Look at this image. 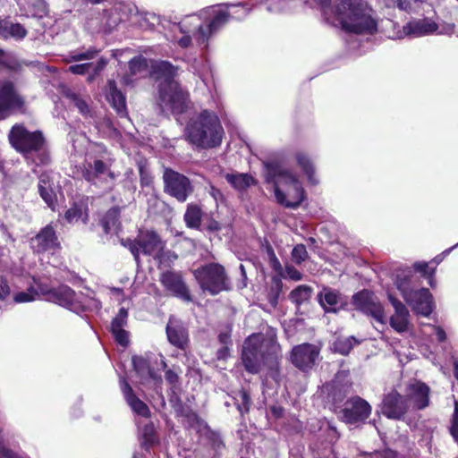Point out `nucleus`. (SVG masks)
<instances>
[{
	"instance_id": "f257e3e1",
	"label": "nucleus",
	"mask_w": 458,
	"mask_h": 458,
	"mask_svg": "<svg viewBox=\"0 0 458 458\" xmlns=\"http://www.w3.org/2000/svg\"><path fill=\"white\" fill-rule=\"evenodd\" d=\"M319 5L325 19L344 30L353 33L372 34L377 30L374 11L363 0H336V5L331 4L332 0H312Z\"/></svg>"
},
{
	"instance_id": "f03ea898",
	"label": "nucleus",
	"mask_w": 458,
	"mask_h": 458,
	"mask_svg": "<svg viewBox=\"0 0 458 458\" xmlns=\"http://www.w3.org/2000/svg\"><path fill=\"white\" fill-rule=\"evenodd\" d=\"M201 15L212 16L211 21L204 24L200 15H189L179 22L178 28L183 36L177 40L178 45L182 48H187L191 46L192 38L196 43L207 48L209 38L216 34L222 27H224L230 18L228 11L224 9H216L215 7H208L203 10Z\"/></svg>"
},
{
	"instance_id": "7ed1b4c3",
	"label": "nucleus",
	"mask_w": 458,
	"mask_h": 458,
	"mask_svg": "<svg viewBox=\"0 0 458 458\" xmlns=\"http://www.w3.org/2000/svg\"><path fill=\"white\" fill-rule=\"evenodd\" d=\"M151 67L152 75L158 81V106L162 112L183 113L187 107V93L174 80L178 67L167 61H156Z\"/></svg>"
},
{
	"instance_id": "20e7f679",
	"label": "nucleus",
	"mask_w": 458,
	"mask_h": 458,
	"mask_svg": "<svg viewBox=\"0 0 458 458\" xmlns=\"http://www.w3.org/2000/svg\"><path fill=\"white\" fill-rule=\"evenodd\" d=\"M279 345L274 338L252 335L244 342L242 359L247 371L258 373L262 366L276 368L279 357Z\"/></svg>"
},
{
	"instance_id": "39448f33",
	"label": "nucleus",
	"mask_w": 458,
	"mask_h": 458,
	"mask_svg": "<svg viewBox=\"0 0 458 458\" xmlns=\"http://www.w3.org/2000/svg\"><path fill=\"white\" fill-rule=\"evenodd\" d=\"M267 181L274 183L275 196L281 205L296 208L304 199V190L297 175L276 164L267 165Z\"/></svg>"
},
{
	"instance_id": "423d86ee",
	"label": "nucleus",
	"mask_w": 458,
	"mask_h": 458,
	"mask_svg": "<svg viewBox=\"0 0 458 458\" xmlns=\"http://www.w3.org/2000/svg\"><path fill=\"white\" fill-rule=\"evenodd\" d=\"M224 130L218 117L204 110L191 118L186 127V138L193 145L210 148L218 146L223 138Z\"/></svg>"
},
{
	"instance_id": "0eeeda50",
	"label": "nucleus",
	"mask_w": 458,
	"mask_h": 458,
	"mask_svg": "<svg viewBox=\"0 0 458 458\" xmlns=\"http://www.w3.org/2000/svg\"><path fill=\"white\" fill-rule=\"evenodd\" d=\"M395 285L401 292L404 301L411 307L413 311L423 316H428L432 312V295L426 288L418 291L412 289L411 270H404L397 274Z\"/></svg>"
},
{
	"instance_id": "6e6552de",
	"label": "nucleus",
	"mask_w": 458,
	"mask_h": 458,
	"mask_svg": "<svg viewBox=\"0 0 458 458\" xmlns=\"http://www.w3.org/2000/svg\"><path fill=\"white\" fill-rule=\"evenodd\" d=\"M193 275L199 287L211 295L230 289V281L225 268L217 263L201 266L193 271Z\"/></svg>"
},
{
	"instance_id": "1a4fd4ad",
	"label": "nucleus",
	"mask_w": 458,
	"mask_h": 458,
	"mask_svg": "<svg viewBox=\"0 0 458 458\" xmlns=\"http://www.w3.org/2000/svg\"><path fill=\"white\" fill-rule=\"evenodd\" d=\"M123 243L130 250L137 262H139L140 254L149 255L159 259L165 248V243L161 241L159 236L152 231L141 232L136 240H127Z\"/></svg>"
},
{
	"instance_id": "9d476101",
	"label": "nucleus",
	"mask_w": 458,
	"mask_h": 458,
	"mask_svg": "<svg viewBox=\"0 0 458 458\" xmlns=\"http://www.w3.org/2000/svg\"><path fill=\"white\" fill-rule=\"evenodd\" d=\"M12 146L25 156L38 151L44 145V137L40 131H29L24 126L14 125L9 134Z\"/></svg>"
},
{
	"instance_id": "9b49d317",
	"label": "nucleus",
	"mask_w": 458,
	"mask_h": 458,
	"mask_svg": "<svg viewBox=\"0 0 458 458\" xmlns=\"http://www.w3.org/2000/svg\"><path fill=\"white\" fill-rule=\"evenodd\" d=\"M24 106V99L19 94L13 81L4 80L0 82V120L7 118L15 110Z\"/></svg>"
},
{
	"instance_id": "f8f14e48",
	"label": "nucleus",
	"mask_w": 458,
	"mask_h": 458,
	"mask_svg": "<svg viewBox=\"0 0 458 458\" xmlns=\"http://www.w3.org/2000/svg\"><path fill=\"white\" fill-rule=\"evenodd\" d=\"M352 302L357 310L372 317L381 325L386 324L384 307L373 293L367 290L359 292L352 296Z\"/></svg>"
},
{
	"instance_id": "ddd939ff",
	"label": "nucleus",
	"mask_w": 458,
	"mask_h": 458,
	"mask_svg": "<svg viewBox=\"0 0 458 458\" xmlns=\"http://www.w3.org/2000/svg\"><path fill=\"white\" fill-rule=\"evenodd\" d=\"M165 191L181 202H184L192 191L190 180L172 169H165L163 175Z\"/></svg>"
},
{
	"instance_id": "4468645a",
	"label": "nucleus",
	"mask_w": 458,
	"mask_h": 458,
	"mask_svg": "<svg viewBox=\"0 0 458 458\" xmlns=\"http://www.w3.org/2000/svg\"><path fill=\"white\" fill-rule=\"evenodd\" d=\"M113 158L106 153L99 157L88 159L83 165L82 175L85 180L96 183V181L106 176L114 179V174L110 171Z\"/></svg>"
},
{
	"instance_id": "2eb2a0df",
	"label": "nucleus",
	"mask_w": 458,
	"mask_h": 458,
	"mask_svg": "<svg viewBox=\"0 0 458 458\" xmlns=\"http://www.w3.org/2000/svg\"><path fill=\"white\" fill-rule=\"evenodd\" d=\"M371 413V406L364 399L355 396L344 403L341 411L342 420L350 424L365 420Z\"/></svg>"
},
{
	"instance_id": "dca6fc26",
	"label": "nucleus",
	"mask_w": 458,
	"mask_h": 458,
	"mask_svg": "<svg viewBox=\"0 0 458 458\" xmlns=\"http://www.w3.org/2000/svg\"><path fill=\"white\" fill-rule=\"evenodd\" d=\"M382 413L389 419L401 420L410 410V405L405 395H401L397 391L391 390L382 402Z\"/></svg>"
},
{
	"instance_id": "f3484780",
	"label": "nucleus",
	"mask_w": 458,
	"mask_h": 458,
	"mask_svg": "<svg viewBox=\"0 0 458 458\" xmlns=\"http://www.w3.org/2000/svg\"><path fill=\"white\" fill-rule=\"evenodd\" d=\"M160 283L171 294L190 301L191 297L181 272L168 270L160 275Z\"/></svg>"
},
{
	"instance_id": "a211bd4d",
	"label": "nucleus",
	"mask_w": 458,
	"mask_h": 458,
	"mask_svg": "<svg viewBox=\"0 0 458 458\" xmlns=\"http://www.w3.org/2000/svg\"><path fill=\"white\" fill-rule=\"evenodd\" d=\"M30 243L32 250L37 253L55 251L60 248L58 237L52 225L43 227L30 239Z\"/></svg>"
},
{
	"instance_id": "6ab92c4d",
	"label": "nucleus",
	"mask_w": 458,
	"mask_h": 458,
	"mask_svg": "<svg viewBox=\"0 0 458 458\" xmlns=\"http://www.w3.org/2000/svg\"><path fill=\"white\" fill-rule=\"evenodd\" d=\"M438 25L430 18L414 19L403 27V30L396 33V38L404 37L420 38L436 32Z\"/></svg>"
},
{
	"instance_id": "aec40b11",
	"label": "nucleus",
	"mask_w": 458,
	"mask_h": 458,
	"mask_svg": "<svg viewBox=\"0 0 458 458\" xmlns=\"http://www.w3.org/2000/svg\"><path fill=\"white\" fill-rule=\"evenodd\" d=\"M429 387L420 381L411 383L406 387L405 398L410 409L423 410L429 405Z\"/></svg>"
},
{
	"instance_id": "412c9836",
	"label": "nucleus",
	"mask_w": 458,
	"mask_h": 458,
	"mask_svg": "<svg viewBox=\"0 0 458 458\" xmlns=\"http://www.w3.org/2000/svg\"><path fill=\"white\" fill-rule=\"evenodd\" d=\"M48 298L74 312L83 310V305L79 300V296L70 287L66 285L59 286L56 289H52L48 292Z\"/></svg>"
},
{
	"instance_id": "4be33fe9",
	"label": "nucleus",
	"mask_w": 458,
	"mask_h": 458,
	"mask_svg": "<svg viewBox=\"0 0 458 458\" xmlns=\"http://www.w3.org/2000/svg\"><path fill=\"white\" fill-rule=\"evenodd\" d=\"M318 349L310 344H303L293 349L292 361L300 369L306 370L315 364L318 357Z\"/></svg>"
},
{
	"instance_id": "5701e85b",
	"label": "nucleus",
	"mask_w": 458,
	"mask_h": 458,
	"mask_svg": "<svg viewBox=\"0 0 458 458\" xmlns=\"http://www.w3.org/2000/svg\"><path fill=\"white\" fill-rule=\"evenodd\" d=\"M388 300L394 309V314L389 318L391 327L398 333L406 332L410 325V313L408 309L402 301L390 293L388 294Z\"/></svg>"
},
{
	"instance_id": "b1692460",
	"label": "nucleus",
	"mask_w": 458,
	"mask_h": 458,
	"mask_svg": "<svg viewBox=\"0 0 458 458\" xmlns=\"http://www.w3.org/2000/svg\"><path fill=\"white\" fill-rule=\"evenodd\" d=\"M120 386L127 403L132 411L142 417H148L150 413L148 407L134 394L132 388L125 379H120Z\"/></svg>"
},
{
	"instance_id": "393cba45",
	"label": "nucleus",
	"mask_w": 458,
	"mask_h": 458,
	"mask_svg": "<svg viewBox=\"0 0 458 458\" xmlns=\"http://www.w3.org/2000/svg\"><path fill=\"white\" fill-rule=\"evenodd\" d=\"M127 310L125 308H121L111 324L112 334L114 335L116 342L123 346H126L129 342L128 332L123 329L127 324Z\"/></svg>"
},
{
	"instance_id": "a878e982",
	"label": "nucleus",
	"mask_w": 458,
	"mask_h": 458,
	"mask_svg": "<svg viewBox=\"0 0 458 458\" xmlns=\"http://www.w3.org/2000/svg\"><path fill=\"white\" fill-rule=\"evenodd\" d=\"M168 341L180 349H185L188 344V333L177 321L170 319L166 326Z\"/></svg>"
},
{
	"instance_id": "bb28decb",
	"label": "nucleus",
	"mask_w": 458,
	"mask_h": 458,
	"mask_svg": "<svg viewBox=\"0 0 458 458\" xmlns=\"http://www.w3.org/2000/svg\"><path fill=\"white\" fill-rule=\"evenodd\" d=\"M108 95L107 99L116 112L123 116L126 114V103L123 94L117 89L114 81H108L107 82Z\"/></svg>"
},
{
	"instance_id": "cd10ccee",
	"label": "nucleus",
	"mask_w": 458,
	"mask_h": 458,
	"mask_svg": "<svg viewBox=\"0 0 458 458\" xmlns=\"http://www.w3.org/2000/svg\"><path fill=\"white\" fill-rule=\"evenodd\" d=\"M318 300L326 312L335 311L336 305L341 301V295L335 290L324 288L318 294Z\"/></svg>"
},
{
	"instance_id": "c85d7f7f",
	"label": "nucleus",
	"mask_w": 458,
	"mask_h": 458,
	"mask_svg": "<svg viewBox=\"0 0 458 458\" xmlns=\"http://www.w3.org/2000/svg\"><path fill=\"white\" fill-rule=\"evenodd\" d=\"M425 4L422 0H385L386 8H397L407 13H417Z\"/></svg>"
},
{
	"instance_id": "c756f323",
	"label": "nucleus",
	"mask_w": 458,
	"mask_h": 458,
	"mask_svg": "<svg viewBox=\"0 0 458 458\" xmlns=\"http://www.w3.org/2000/svg\"><path fill=\"white\" fill-rule=\"evenodd\" d=\"M133 368L142 378H150L154 381H161V377L150 369L148 361L143 357L132 358Z\"/></svg>"
},
{
	"instance_id": "7c9ffc66",
	"label": "nucleus",
	"mask_w": 458,
	"mask_h": 458,
	"mask_svg": "<svg viewBox=\"0 0 458 458\" xmlns=\"http://www.w3.org/2000/svg\"><path fill=\"white\" fill-rule=\"evenodd\" d=\"M38 191L42 199L52 210H55V195L50 187L49 178L42 174L38 182Z\"/></svg>"
},
{
	"instance_id": "2f4dec72",
	"label": "nucleus",
	"mask_w": 458,
	"mask_h": 458,
	"mask_svg": "<svg viewBox=\"0 0 458 458\" xmlns=\"http://www.w3.org/2000/svg\"><path fill=\"white\" fill-rule=\"evenodd\" d=\"M225 179L238 191H243L254 183V179L247 174H227Z\"/></svg>"
},
{
	"instance_id": "473e14b6",
	"label": "nucleus",
	"mask_w": 458,
	"mask_h": 458,
	"mask_svg": "<svg viewBox=\"0 0 458 458\" xmlns=\"http://www.w3.org/2000/svg\"><path fill=\"white\" fill-rule=\"evenodd\" d=\"M119 213L118 208L109 209L102 219V225L106 233L115 231L119 226Z\"/></svg>"
},
{
	"instance_id": "72a5a7b5",
	"label": "nucleus",
	"mask_w": 458,
	"mask_h": 458,
	"mask_svg": "<svg viewBox=\"0 0 458 458\" xmlns=\"http://www.w3.org/2000/svg\"><path fill=\"white\" fill-rule=\"evenodd\" d=\"M184 220L187 226L198 228L201 222V210L196 205H189L184 214Z\"/></svg>"
},
{
	"instance_id": "f704fd0d",
	"label": "nucleus",
	"mask_w": 458,
	"mask_h": 458,
	"mask_svg": "<svg viewBox=\"0 0 458 458\" xmlns=\"http://www.w3.org/2000/svg\"><path fill=\"white\" fill-rule=\"evenodd\" d=\"M360 342L353 336L339 337L334 343V350L343 355L348 354Z\"/></svg>"
},
{
	"instance_id": "c9c22d12",
	"label": "nucleus",
	"mask_w": 458,
	"mask_h": 458,
	"mask_svg": "<svg viewBox=\"0 0 458 458\" xmlns=\"http://www.w3.org/2000/svg\"><path fill=\"white\" fill-rule=\"evenodd\" d=\"M311 294V288L307 285H300L293 290L289 295L290 300L296 303L301 304L310 299Z\"/></svg>"
},
{
	"instance_id": "e433bc0d",
	"label": "nucleus",
	"mask_w": 458,
	"mask_h": 458,
	"mask_svg": "<svg viewBox=\"0 0 458 458\" xmlns=\"http://www.w3.org/2000/svg\"><path fill=\"white\" fill-rule=\"evenodd\" d=\"M131 75H141L148 71L147 59L143 56H136L129 62Z\"/></svg>"
},
{
	"instance_id": "4c0bfd02",
	"label": "nucleus",
	"mask_w": 458,
	"mask_h": 458,
	"mask_svg": "<svg viewBox=\"0 0 458 458\" xmlns=\"http://www.w3.org/2000/svg\"><path fill=\"white\" fill-rule=\"evenodd\" d=\"M296 160L298 165L303 169L304 173L308 176L309 181L312 183H316L317 181L313 178L314 168L309 157L302 153H298L296 155Z\"/></svg>"
},
{
	"instance_id": "58836bf2",
	"label": "nucleus",
	"mask_w": 458,
	"mask_h": 458,
	"mask_svg": "<svg viewBox=\"0 0 458 458\" xmlns=\"http://www.w3.org/2000/svg\"><path fill=\"white\" fill-rule=\"evenodd\" d=\"M87 218V215L85 212V208L81 205L74 204L71 208H69L65 213V219L68 223H76L79 220L85 221Z\"/></svg>"
},
{
	"instance_id": "ea45409f",
	"label": "nucleus",
	"mask_w": 458,
	"mask_h": 458,
	"mask_svg": "<svg viewBox=\"0 0 458 458\" xmlns=\"http://www.w3.org/2000/svg\"><path fill=\"white\" fill-rule=\"evenodd\" d=\"M4 31L8 36L16 38L22 39L27 35L26 29L20 23L8 22L4 27Z\"/></svg>"
},
{
	"instance_id": "a19ab883",
	"label": "nucleus",
	"mask_w": 458,
	"mask_h": 458,
	"mask_svg": "<svg viewBox=\"0 0 458 458\" xmlns=\"http://www.w3.org/2000/svg\"><path fill=\"white\" fill-rule=\"evenodd\" d=\"M68 98L71 99L74 106H76L79 110V112L84 115L89 116L90 115V109L89 107V104L87 99L81 98V96L77 95L76 93H69Z\"/></svg>"
},
{
	"instance_id": "79ce46f5",
	"label": "nucleus",
	"mask_w": 458,
	"mask_h": 458,
	"mask_svg": "<svg viewBox=\"0 0 458 458\" xmlns=\"http://www.w3.org/2000/svg\"><path fill=\"white\" fill-rule=\"evenodd\" d=\"M156 443V436L154 432V427L151 424H148L143 429V442L142 446L148 449L149 446Z\"/></svg>"
},
{
	"instance_id": "37998d69",
	"label": "nucleus",
	"mask_w": 458,
	"mask_h": 458,
	"mask_svg": "<svg viewBox=\"0 0 458 458\" xmlns=\"http://www.w3.org/2000/svg\"><path fill=\"white\" fill-rule=\"evenodd\" d=\"M98 51L95 48H89L83 52L72 53L70 55V61L78 62L82 60H90L98 55Z\"/></svg>"
},
{
	"instance_id": "c03bdc74",
	"label": "nucleus",
	"mask_w": 458,
	"mask_h": 458,
	"mask_svg": "<svg viewBox=\"0 0 458 458\" xmlns=\"http://www.w3.org/2000/svg\"><path fill=\"white\" fill-rule=\"evenodd\" d=\"M307 257L308 252L303 244H298L293 248L292 251V258L295 263L301 264L307 259Z\"/></svg>"
},
{
	"instance_id": "a18cd8bd",
	"label": "nucleus",
	"mask_w": 458,
	"mask_h": 458,
	"mask_svg": "<svg viewBox=\"0 0 458 458\" xmlns=\"http://www.w3.org/2000/svg\"><path fill=\"white\" fill-rule=\"evenodd\" d=\"M106 64L107 61L103 57L100 58L96 64H92V66L90 68H92L93 70V75H90L88 78V81H92L94 80V77L98 75L101 71H103Z\"/></svg>"
},
{
	"instance_id": "49530a36",
	"label": "nucleus",
	"mask_w": 458,
	"mask_h": 458,
	"mask_svg": "<svg viewBox=\"0 0 458 458\" xmlns=\"http://www.w3.org/2000/svg\"><path fill=\"white\" fill-rule=\"evenodd\" d=\"M92 66V63H85L81 64H74L69 67V71L73 74H85Z\"/></svg>"
},
{
	"instance_id": "de8ad7c7",
	"label": "nucleus",
	"mask_w": 458,
	"mask_h": 458,
	"mask_svg": "<svg viewBox=\"0 0 458 458\" xmlns=\"http://www.w3.org/2000/svg\"><path fill=\"white\" fill-rule=\"evenodd\" d=\"M239 395H240V398L242 401V403L238 405L239 411L242 413L249 411L250 401V397H249L248 394L246 392L242 391V392H240Z\"/></svg>"
},
{
	"instance_id": "09e8293b",
	"label": "nucleus",
	"mask_w": 458,
	"mask_h": 458,
	"mask_svg": "<svg viewBox=\"0 0 458 458\" xmlns=\"http://www.w3.org/2000/svg\"><path fill=\"white\" fill-rule=\"evenodd\" d=\"M10 294V287L5 279L0 276V301H4Z\"/></svg>"
},
{
	"instance_id": "8fccbe9b",
	"label": "nucleus",
	"mask_w": 458,
	"mask_h": 458,
	"mask_svg": "<svg viewBox=\"0 0 458 458\" xmlns=\"http://www.w3.org/2000/svg\"><path fill=\"white\" fill-rule=\"evenodd\" d=\"M165 378L172 386H174L178 383L179 377L175 371L167 369L165 374Z\"/></svg>"
},
{
	"instance_id": "3c124183",
	"label": "nucleus",
	"mask_w": 458,
	"mask_h": 458,
	"mask_svg": "<svg viewBox=\"0 0 458 458\" xmlns=\"http://www.w3.org/2000/svg\"><path fill=\"white\" fill-rule=\"evenodd\" d=\"M33 295L30 293H19L14 296L15 302L21 303V302H28L33 301Z\"/></svg>"
},
{
	"instance_id": "603ef678",
	"label": "nucleus",
	"mask_w": 458,
	"mask_h": 458,
	"mask_svg": "<svg viewBox=\"0 0 458 458\" xmlns=\"http://www.w3.org/2000/svg\"><path fill=\"white\" fill-rule=\"evenodd\" d=\"M286 273L287 276L293 280L298 281L301 279V274L293 267H287Z\"/></svg>"
},
{
	"instance_id": "864d4df0",
	"label": "nucleus",
	"mask_w": 458,
	"mask_h": 458,
	"mask_svg": "<svg viewBox=\"0 0 458 458\" xmlns=\"http://www.w3.org/2000/svg\"><path fill=\"white\" fill-rule=\"evenodd\" d=\"M450 432L454 438L458 441V416H454Z\"/></svg>"
},
{
	"instance_id": "5fc2aeb1",
	"label": "nucleus",
	"mask_w": 458,
	"mask_h": 458,
	"mask_svg": "<svg viewBox=\"0 0 458 458\" xmlns=\"http://www.w3.org/2000/svg\"><path fill=\"white\" fill-rule=\"evenodd\" d=\"M435 334L439 342H444L446 339L445 332L439 327H434Z\"/></svg>"
},
{
	"instance_id": "6e6d98bb",
	"label": "nucleus",
	"mask_w": 458,
	"mask_h": 458,
	"mask_svg": "<svg viewBox=\"0 0 458 458\" xmlns=\"http://www.w3.org/2000/svg\"><path fill=\"white\" fill-rule=\"evenodd\" d=\"M209 193L211 194V196L214 198V199L216 201H218L219 199H221L222 196H223L222 192L218 189H216L213 186L210 188Z\"/></svg>"
},
{
	"instance_id": "4d7b16f0",
	"label": "nucleus",
	"mask_w": 458,
	"mask_h": 458,
	"mask_svg": "<svg viewBox=\"0 0 458 458\" xmlns=\"http://www.w3.org/2000/svg\"><path fill=\"white\" fill-rule=\"evenodd\" d=\"M414 268L417 271H420V272H422V273L426 274L427 268H428V263H426V262L415 263L414 264Z\"/></svg>"
},
{
	"instance_id": "13d9d810",
	"label": "nucleus",
	"mask_w": 458,
	"mask_h": 458,
	"mask_svg": "<svg viewBox=\"0 0 458 458\" xmlns=\"http://www.w3.org/2000/svg\"><path fill=\"white\" fill-rule=\"evenodd\" d=\"M1 457L11 458V452L3 445L2 440L0 439V458Z\"/></svg>"
},
{
	"instance_id": "bf43d9fd",
	"label": "nucleus",
	"mask_w": 458,
	"mask_h": 458,
	"mask_svg": "<svg viewBox=\"0 0 458 458\" xmlns=\"http://www.w3.org/2000/svg\"><path fill=\"white\" fill-rule=\"evenodd\" d=\"M122 83L126 85V86H129V85H131L132 83V80L130 79L129 75H125L122 79Z\"/></svg>"
},
{
	"instance_id": "052dcab7",
	"label": "nucleus",
	"mask_w": 458,
	"mask_h": 458,
	"mask_svg": "<svg viewBox=\"0 0 458 458\" xmlns=\"http://www.w3.org/2000/svg\"><path fill=\"white\" fill-rule=\"evenodd\" d=\"M219 340L224 344H227V341L229 340L228 334H220L219 335Z\"/></svg>"
},
{
	"instance_id": "680f3d73",
	"label": "nucleus",
	"mask_w": 458,
	"mask_h": 458,
	"mask_svg": "<svg viewBox=\"0 0 458 458\" xmlns=\"http://www.w3.org/2000/svg\"><path fill=\"white\" fill-rule=\"evenodd\" d=\"M454 374L455 378L458 380V361H454Z\"/></svg>"
},
{
	"instance_id": "e2e57ef3",
	"label": "nucleus",
	"mask_w": 458,
	"mask_h": 458,
	"mask_svg": "<svg viewBox=\"0 0 458 458\" xmlns=\"http://www.w3.org/2000/svg\"><path fill=\"white\" fill-rule=\"evenodd\" d=\"M160 366L163 369H165L166 368V363L163 358V356H161V359H160Z\"/></svg>"
},
{
	"instance_id": "0e129e2a",
	"label": "nucleus",
	"mask_w": 458,
	"mask_h": 458,
	"mask_svg": "<svg viewBox=\"0 0 458 458\" xmlns=\"http://www.w3.org/2000/svg\"><path fill=\"white\" fill-rule=\"evenodd\" d=\"M242 15L235 16V18H236V19H241V18H242V17H244V16H246V15H247L248 11H247L246 9H243V8H242Z\"/></svg>"
},
{
	"instance_id": "69168bd1",
	"label": "nucleus",
	"mask_w": 458,
	"mask_h": 458,
	"mask_svg": "<svg viewBox=\"0 0 458 458\" xmlns=\"http://www.w3.org/2000/svg\"><path fill=\"white\" fill-rule=\"evenodd\" d=\"M240 269L243 277H246L245 268L243 265H240Z\"/></svg>"
},
{
	"instance_id": "338daca9",
	"label": "nucleus",
	"mask_w": 458,
	"mask_h": 458,
	"mask_svg": "<svg viewBox=\"0 0 458 458\" xmlns=\"http://www.w3.org/2000/svg\"><path fill=\"white\" fill-rule=\"evenodd\" d=\"M454 416H458V402L454 403Z\"/></svg>"
},
{
	"instance_id": "774afa93",
	"label": "nucleus",
	"mask_w": 458,
	"mask_h": 458,
	"mask_svg": "<svg viewBox=\"0 0 458 458\" xmlns=\"http://www.w3.org/2000/svg\"><path fill=\"white\" fill-rule=\"evenodd\" d=\"M132 458H141L138 454H134Z\"/></svg>"
}]
</instances>
